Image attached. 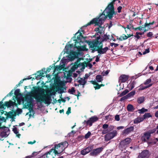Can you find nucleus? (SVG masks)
Listing matches in <instances>:
<instances>
[{
  "label": "nucleus",
  "instance_id": "nucleus-1",
  "mask_svg": "<svg viewBox=\"0 0 158 158\" xmlns=\"http://www.w3.org/2000/svg\"><path fill=\"white\" fill-rule=\"evenodd\" d=\"M100 36H98L96 39L91 41L87 40L86 41L89 48H91L92 52H94L95 51H97L98 53L100 54H105L106 53L109 48L107 47L103 48V44L102 40L100 41L99 40L100 39Z\"/></svg>",
  "mask_w": 158,
  "mask_h": 158
},
{
  "label": "nucleus",
  "instance_id": "nucleus-2",
  "mask_svg": "<svg viewBox=\"0 0 158 158\" xmlns=\"http://www.w3.org/2000/svg\"><path fill=\"white\" fill-rule=\"evenodd\" d=\"M104 12L105 10L99 16H97L96 18L93 19L90 22L85 25L84 27H86L91 24H94L95 25L99 26L100 28H102L101 25L103 23V21H104L107 18V16L105 15Z\"/></svg>",
  "mask_w": 158,
  "mask_h": 158
},
{
  "label": "nucleus",
  "instance_id": "nucleus-3",
  "mask_svg": "<svg viewBox=\"0 0 158 158\" xmlns=\"http://www.w3.org/2000/svg\"><path fill=\"white\" fill-rule=\"evenodd\" d=\"M68 143L64 141L55 145L50 150V152H53L55 155L61 153L65 148V146H67Z\"/></svg>",
  "mask_w": 158,
  "mask_h": 158
},
{
  "label": "nucleus",
  "instance_id": "nucleus-4",
  "mask_svg": "<svg viewBox=\"0 0 158 158\" xmlns=\"http://www.w3.org/2000/svg\"><path fill=\"white\" fill-rule=\"evenodd\" d=\"M34 98L37 102H44L45 103L50 104L51 100V94H47L46 95L42 96L39 94H36Z\"/></svg>",
  "mask_w": 158,
  "mask_h": 158
},
{
  "label": "nucleus",
  "instance_id": "nucleus-5",
  "mask_svg": "<svg viewBox=\"0 0 158 158\" xmlns=\"http://www.w3.org/2000/svg\"><path fill=\"white\" fill-rule=\"evenodd\" d=\"M25 98L27 102V104L26 105V104H25L24 105L25 106V108L28 109L29 112L31 113L32 114H33L34 115V112L33 109V106L32 103V99L30 97H29L28 96H25Z\"/></svg>",
  "mask_w": 158,
  "mask_h": 158
},
{
  "label": "nucleus",
  "instance_id": "nucleus-6",
  "mask_svg": "<svg viewBox=\"0 0 158 158\" xmlns=\"http://www.w3.org/2000/svg\"><path fill=\"white\" fill-rule=\"evenodd\" d=\"M131 141V139L129 138H127L121 141L119 143V147L120 149L121 150L125 149L127 147L129 146Z\"/></svg>",
  "mask_w": 158,
  "mask_h": 158
},
{
  "label": "nucleus",
  "instance_id": "nucleus-7",
  "mask_svg": "<svg viewBox=\"0 0 158 158\" xmlns=\"http://www.w3.org/2000/svg\"><path fill=\"white\" fill-rule=\"evenodd\" d=\"M81 59V58H79L76 61L74 64L73 66V68L75 69H77L78 67H82V69H84L85 67L87 66L88 63H86L85 61H84V62L81 63L80 61Z\"/></svg>",
  "mask_w": 158,
  "mask_h": 158
},
{
  "label": "nucleus",
  "instance_id": "nucleus-8",
  "mask_svg": "<svg viewBox=\"0 0 158 158\" xmlns=\"http://www.w3.org/2000/svg\"><path fill=\"white\" fill-rule=\"evenodd\" d=\"M0 129H2L0 135L2 137H6L9 134V129L8 127L5 126H1V124L0 123Z\"/></svg>",
  "mask_w": 158,
  "mask_h": 158
},
{
  "label": "nucleus",
  "instance_id": "nucleus-9",
  "mask_svg": "<svg viewBox=\"0 0 158 158\" xmlns=\"http://www.w3.org/2000/svg\"><path fill=\"white\" fill-rule=\"evenodd\" d=\"M105 136V140L106 141H108L113 138L116 136L117 134V131L115 130L113 131L110 132H108Z\"/></svg>",
  "mask_w": 158,
  "mask_h": 158
},
{
  "label": "nucleus",
  "instance_id": "nucleus-10",
  "mask_svg": "<svg viewBox=\"0 0 158 158\" xmlns=\"http://www.w3.org/2000/svg\"><path fill=\"white\" fill-rule=\"evenodd\" d=\"M103 149V148L102 147L92 149L89 155L91 156H96L100 154Z\"/></svg>",
  "mask_w": 158,
  "mask_h": 158
},
{
  "label": "nucleus",
  "instance_id": "nucleus-11",
  "mask_svg": "<svg viewBox=\"0 0 158 158\" xmlns=\"http://www.w3.org/2000/svg\"><path fill=\"white\" fill-rule=\"evenodd\" d=\"M98 119V118L97 116H94L90 118L87 121H85L84 122L86 123V125L90 127L92 126L93 123L97 121Z\"/></svg>",
  "mask_w": 158,
  "mask_h": 158
},
{
  "label": "nucleus",
  "instance_id": "nucleus-12",
  "mask_svg": "<svg viewBox=\"0 0 158 158\" xmlns=\"http://www.w3.org/2000/svg\"><path fill=\"white\" fill-rule=\"evenodd\" d=\"M92 149V146H88L82 150L80 152V153L82 155L84 156L91 152Z\"/></svg>",
  "mask_w": 158,
  "mask_h": 158
},
{
  "label": "nucleus",
  "instance_id": "nucleus-13",
  "mask_svg": "<svg viewBox=\"0 0 158 158\" xmlns=\"http://www.w3.org/2000/svg\"><path fill=\"white\" fill-rule=\"evenodd\" d=\"M149 151L148 150H143L139 155L138 158H148L149 157Z\"/></svg>",
  "mask_w": 158,
  "mask_h": 158
},
{
  "label": "nucleus",
  "instance_id": "nucleus-14",
  "mask_svg": "<svg viewBox=\"0 0 158 158\" xmlns=\"http://www.w3.org/2000/svg\"><path fill=\"white\" fill-rule=\"evenodd\" d=\"M151 135L148 132H146L144 133L143 135L141 138V140L143 142H147V140H148L151 137Z\"/></svg>",
  "mask_w": 158,
  "mask_h": 158
},
{
  "label": "nucleus",
  "instance_id": "nucleus-15",
  "mask_svg": "<svg viewBox=\"0 0 158 158\" xmlns=\"http://www.w3.org/2000/svg\"><path fill=\"white\" fill-rule=\"evenodd\" d=\"M134 127L133 126H131L130 127L127 128L126 129L123 130L122 132L123 135H128L130 133L133 131Z\"/></svg>",
  "mask_w": 158,
  "mask_h": 158
},
{
  "label": "nucleus",
  "instance_id": "nucleus-16",
  "mask_svg": "<svg viewBox=\"0 0 158 158\" xmlns=\"http://www.w3.org/2000/svg\"><path fill=\"white\" fill-rule=\"evenodd\" d=\"M128 76L124 74L121 75L119 78L118 82L119 83L125 82L128 78Z\"/></svg>",
  "mask_w": 158,
  "mask_h": 158
},
{
  "label": "nucleus",
  "instance_id": "nucleus-17",
  "mask_svg": "<svg viewBox=\"0 0 158 158\" xmlns=\"http://www.w3.org/2000/svg\"><path fill=\"white\" fill-rule=\"evenodd\" d=\"M6 112V114H5V115L6 116V118H9L12 119L14 118V117L16 115V111H15L14 112L10 111L8 113L7 112Z\"/></svg>",
  "mask_w": 158,
  "mask_h": 158
},
{
  "label": "nucleus",
  "instance_id": "nucleus-18",
  "mask_svg": "<svg viewBox=\"0 0 158 158\" xmlns=\"http://www.w3.org/2000/svg\"><path fill=\"white\" fill-rule=\"evenodd\" d=\"M14 97H13V100H14L15 102H12L11 100H10L9 102H6L4 104V106H6L8 107H10L11 106H14L16 104L15 102V100L14 99Z\"/></svg>",
  "mask_w": 158,
  "mask_h": 158
},
{
  "label": "nucleus",
  "instance_id": "nucleus-19",
  "mask_svg": "<svg viewBox=\"0 0 158 158\" xmlns=\"http://www.w3.org/2000/svg\"><path fill=\"white\" fill-rule=\"evenodd\" d=\"M77 80V81L79 83V84L83 85L82 87L84 88V85L86 83V80H85L83 78L80 77H78Z\"/></svg>",
  "mask_w": 158,
  "mask_h": 158
},
{
  "label": "nucleus",
  "instance_id": "nucleus-20",
  "mask_svg": "<svg viewBox=\"0 0 158 158\" xmlns=\"http://www.w3.org/2000/svg\"><path fill=\"white\" fill-rule=\"evenodd\" d=\"M114 128V126L112 125H110L108 126V129L106 130H103L102 131V134H105L107 133L110 132L111 131L113 130Z\"/></svg>",
  "mask_w": 158,
  "mask_h": 158
},
{
  "label": "nucleus",
  "instance_id": "nucleus-21",
  "mask_svg": "<svg viewBox=\"0 0 158 158\" xmlns=\"http://www.w3.org/2000/svg\"><path fill=\"white\" fill-rule=\"evenodd\" d=\"M109 11L107 12V15H106L108 17L109 19H111L113 17L114 14H115L114 10H109Z\"/></svg>",
  "mask_w": 158,
  "mask_h": 158
},
{
  "label": "nucleus",
  "instance_id": "nucleus-22",
  "mask_svg": "<svg viewBox=\"0 0 158 158\" xmlns=\"http://www.w3.org/2000/svg\"><path fill=\"white\" fill-rule=\"evenodd\" d=\"M89 82L94 85H95V86L94 87L95 90L98 89L100 88V85L96 81H91Z\"/></svg>",
  "mask_w": 158,
  "mask_h": 158
},
{
  "label": "nucleus",
  "instance_id": "nucleus-23",
  "mask_svg": "<svg viewBox=\"0 0 158 158\" xmlns=\"http://www.w3.org/2000/svg\"><path fill=\"white\" fill-rule=\"evenodd\" d=\"M82 38V37H81V36L80 37V35H78L77 37V39H75L73 40L74 41H75V47L77 48V47L76 46V45L77 44L81 42V39Z\"/></svg>",
  "mask_w": 158,
  "mask_h": 158
},
{
  "label": "nucleus",
  "instance_id": "nucleus-24",
  "mask_svg": "<svg viewBox=\"0 0 158 158\" xmlns=\"http://www.w3.org/2000/svg\"><path fill=\"white\" fill-rule=\"evenodd\" d=\"M96 79L97 82H101L103 81L102 76L100 74L96 76Z\"/></svg>",
  "mask_w": 158,
  "mask_h": 158
},
{
  "label": "nucleus",
  "instance_id": "nucleus-25",
  "mask_svg": "<svg viewBox=\"0 0 158 158\" xmlns=\"http://www.w3.org/2000/svg\"><path fill=\"white\" fill-rule=\"evenodd\" d=\"M143 120L142 118L138 117L134 119V123L135 124H137L143 121Z\"/></svg>",
  "mask_w": 158,
  "mask_h": 158
},
{
  "label": "nucleus",
  "instance_id": "nucleus-26",
  "mask_svg": "<svg viewBox=\"0 0 158 158\" xmlns=\"http://www.w3.org/2000/svg\"><path fill=\"white\" fill-rule=\"evenodd\" d=\"M135 109L133 106L131 104H128L127 106V110L129 112L133 111Z\"/></svg>",
  "mask_w": 158,
  "mask_h": 158
},
{
  "label": "nucleus",
  "instance_id": "nucleus-27",
  "mask_svg": "<svg viewBox=\"0 0 158 158\" xmlns=\"http://www.w3.org/2000/svg\"><path fill=\"white\" fill-rule=\"evenodd\" d=\"M145 97L144 96H142L138 98L137 99V102L139 104H141L143 102L144 100Z\"/></svg>",
  "mask_w": 158,
  "mask_h": 158
},
{
  "label": "nucleus",
  "instance_id": "nucleus-28",
  "mask_svg": "<svg viewBox=\"0 0 158 158\" xmlns=\"http://www.w3.org/2000/svg\"><path fill=\"white\" fill-rule=\"evenodd\" d=\"M52 152H50V151L46 153L45 155L44 158H55L51 154Z\"/></svg>",
  "mask_w": 158,
  "mask_h": 158
},
{
  "label": "nucleus",
  "instance_id": "nucleus-29",
  "mask_svg": "<svg viewBox=\"0 0 158 158\" xmlns=\"http://www.w3.org/2000/svg\"><path fill=\"white\" fill-rule=\"evenodd\" d=\"M107 8L109 10H114V4L111 3H110L107 6V7L105 9V10Z\"/></svg>",
  "mask_w": 158,
  "mask_h": 158
},
{
  "label": "nucleus",
  "instance_id": "nucleus-30",
  "mask_svg": "<svg viewBox=\"0 0 158 158\" xmlns=\"http://www.w3.org/2000/svg\"><path fill=\"white\" fill-rule=\"evenodd\" d=\"M136 82L135 81L131 82L129 84V88H130V90H132L134 87L135 85L136 84Z\"/></svg>",
  "mask_w": 158,
  "mask_h": 158
},
{
  "label": "nucleus",
  "instance_id": "nucleus-31",
  "mask_svg": "<svg viewBox=\"0 0 158 158\" xmlns=\"http://www.w3.org/2000/svg\"><path fill=\"white\" fill-rule=\"evenodd\" d=\"M109 37V35H107L106 34L104 35L103 38L102 39V42L104 41H107V40H109L110 39Z\"/></svg>",
  "mask_w": 158,
  "mask_h": 158
},
{
  "label": "nucleus",
  "instance_id": "nucleus-32",
  "mask_svg": "<svg viewBox=\"0 0 158 158\" xmlns=\"http://www.w3.org/2000/svg\"><path fill=\"white\" fill-rule=\"evenodd\" d=\"M135 93V90H133L130 93L127 94L126 95L127 97H128V98H130L132 96H133Z\"/></svg>",
  "mask_w": 158,
  "mask_h": 158
},
{
  "label": "nucleus",
  "instance_id": "nucleus-33",
  "mask_svg": "<svg viewBox=\"0 0 158 158\" xmlns=\"http://www.w3.org/2000/svg\"><path fill=\"white\" fill-rule=\"evenodd\" d=\"M152 117V116L150 113H145L142 118L143 120H144L147 118L151 117Z\"/></svg>",
  "mask_w": 158,
  "mask_h": 158
},
{
  "label": "nucleus",
  "instance_id": "nucleus-34",
  "mask_svg": "<svg viewBox=\"0 0 158 158\" xmlns=\"http://www.w3.org/2000/svg\"><path fill=\"white\" fill-rule=\"evenodd\" d=\"M129 91L127 89H125L119 95V97H122L127 94Z\"/></svg>",
  "mask_w": 158,
  "mask_h": 158
},
{
  "label": "nucleus",
  "instance_id": "nucleus-35",
  "mask_svg": "<svg viewBox=\"0 0 158 158\" xmlns=\"http://www.w3.org/2000/svg\"><path fill=\"white\" fill-rule=\"evenodd\" d=\"M65 52L68 54L70 52L72 51L70 49L71 48H70V47L68 45L65 46Z\"/></svg>",
  "mask_w": 158,
  "mask_h": 158
},
{
  "label": "nucleus",
  "instance_id": "nucleus-36",
  "mask_svg": "<svg viewBox=\"0 0 158 158\" xmlns=\"http://www.w3.org/2000/svg\"><path fill=\"white\" fill-rule=\"evenodd\" d=\"M139 113L140 114H143L144 112H147L148 111V109H146L144 108H142L141 109L139 110H138Z\"/></svg>",
  "mask_w": 158,
  "mask_h": 158
},
{
  "label": "nucleus",
  "instance_id": "nucleus-37",
  "mask_svg": "<svg viewBox=\"0 0 158 158\" xmlns=\"http://www.w3.org/2000/svg\"><path fill=\"white\" fill-rule=\"evenodd\" d=\"M20 91L19 89H16L15 92V95L16 97H17L20 95Z\"/></svg>",
  "mask_w": 158,
  "mask_h": 158
},
{
  "label": "nucleus",
  "instance_id": "nucleus-38",
  "mask_svg": "<svg viewBox=\"0 0 158 158\" xmlns=\"http://www.w3.org/2000/svg\"><path fill=\"white\" fill-rule=\"evenodd\" d=\"M75 92L74 88L73 87H72L71 89H69L68 90V92L71 94H74V93Z\"/></svg>",
  "mask_w": 158,
  "mask_h": 158
},
{
  "label": "nucleus",
  "instance_id": "nucleus-39",
  "mask_svg": "<svg viewBox=\"0 0 158 158\" xmlns=\"http://www.w3.org/2000/svg\"><path fill=\"white\" fill-rule=\"evenodd\" d=\"M155 23V21H153L152 22L149 23H146L144 25V27H148L150 25H153Z\"/></svg>",
  "mask_w": 158,
  "mask_h": 158
},
{
  "label": "nucleus",
  "instance_id": "nucleus-40",
  "mask_svg": "<svg viewBox=\"0 0 158 158\" xmlns=\"http://www.w3.org/2000/svg\"><path fill=\"white\" fill-rule=\"evenodd\" d=\"M91 135V133L90 131H88V133L86 134L84 136V138L85 139H88L89 138L90 135Z\"/></svg>",
  "mask_w": 158,
  "mask_h": 158
},
{
  "label": "nucleus",
  "instance_id": "nucleus-41",
  "mask_svg": "<svg viewBox=\"0 0 158 158\" xmlns=\"http://www.w3.org/2000/svg\"><path fill=\"white\" fill-rule=\"evenodd\" d=\"M157 129H156V128H154L152 130H150L148 132L150 134V135H151V134H153L156 131Z\"/></svg>",
  "mask_w": 158,
  "mask_h": 158
},
{
  "label": "nucleus",
  "instance_id": "nucleus-42",
  "mask_svg": "<svg viewBox=\"0 0 158 158\" xmlns=\"http://www.w3.org/2000/svg\"><path fill=\"white\" fill-rule=\"evenodd\" d=\"M14 127L13 128L12 131L15 134H18L19 133V131L18 130L17 128L16 127H15V126H14Z\"/></svg>",
  "mask_w": 158,
  "mask_h": 158
},
{
  "label": "nucleus",
  "instance_id": "nucleus-43",
  "mask_svg": "<svg viewBox=\"0 0 158 158\" xmlns=\"http://www.w3.org/2000/svg\"><path fill=\"white\" fill-rule=\"evenodd\" d=\"M55 63H54V64H53V65H50V67H51V68H47V71H46V72H45V73H47V72H49L50 71V70H51V69H52V68H53V67L54 66H55Z\"/></svg>",
  "mask_w": 158,
  "mask_h": 158
},
{
  "label": "nucleus",
  "instance_id": "nucleus-44",
  "mask_svg": "<svg viewBox=\"0 0 158 158\" xmlns=\"http://www.w3.org/2000/svg\"><path fill=\"white\" fill-rule=\"evenodd\" d=\"M109 125L107 124H105L102 125V127L103 129V130H107L108 129Z\"/></svg>",
  "mask_w": 158,
  "mask_h": 158
},
{
  "label": "nucleus",
  "instance_id": "nucleus-45",
  "mask_svg": "<svg viewBox=\"0 0 158 158\" xmlns=\"http://www.w3.org/2000/svg\"><path fill=\"white\" fill-rule=\"evenodd\" d=\"M151 81V79L149 78L146 80L144 82V84L145 85H148L150 83Z\"/></svg>",
  "mask_w": 158,
  "mask_h": 158
},
{
  "label": "nucleus",
  "instance_id": "nucleus-46",
  "mask_svg": "<svg viewBox=\"0 0 158 158\" xmlns=\"http://www.w3.org/2000/svg\"><path fill=\"white\" fill-rule=\"evenodd\" d=\"M99 27H97V28H95L94 30V31H96V32L98 31V32L97 33V35H98V33H99V34H101L102 33V31H100L99 29Z\"/></svg>",
  "mask_w": 158,
  "mask_h": 158
},
{
  "label": "nucleus",
  "instance_id": "nucleus-47",
  "mask_svg": "<svg viewBox=\"0 0 158 158\" xmlns=\"http://www.w3.org/2000/svg\"><path fill=\"white\" fill-rule=\"evenodd\" d=\"M22 112V110L19 108H18L17 109L16 111V113H17V115H19V114H20Z\"/></svg>",
  "mask_w": 158,
  "mask_h": 158
},
{
  "label": "nucleus",
  "instance_id": "nucleus-48",
  "mask_svg": "<svg viewBox=\"0 0 158 158\" xmlns=\"http://www.w3.org/2000/svg\"><path fill=\"white\" fill-rule=\"evenodd\" d=\"M127 98H128L127 97V95H126V96H123L122 97L120 98V101L121 102H122Z\"/></svg>",
  "mask_w": 158,
  "mask_h": 158
},
{
  "label": "nucleus",
  "instance_id": "nucleus-49",
  "mask_svg": "<svg viewBox=\"0 0 158 158\" xmlns=\"http://www.w3.org/2000/svg\"><path fill=\"white\" fill-rule=\"evenodd\" d=\"M153 35L152 32H149L147 34V36L148 37H151Z\"/></svg>",
  "mask_w": 158,
  "mask_h": 158
},
{
  "label": "nucleus",
  "instance_id": "nucleus-50",
  "mask_svg": "<svg viewBox=\"0 0 158 158\" xmlns=\"http://www.w3.org/2000/svg\"><path fill=\"white\" fill-rule=\"evenodd\" d=\"M115 120L117 121H119L120 120L119 116V115H116L115 116Z\"/></svg>",
  "mask_w": 158,
  "mask_h": 158
},
{
  "label": "nucleus",
  "instance_id": "nucleus-51",
  "mask_svg": "<svg viewBox=\"0 0 158 158\" xmlns=\"http://www.w3.org/2000/svg\"><path fill=\"white\" fill-rule=\"evenodd\" d=\"M40 90V89L37 87H34V92L35 93H37Z\"/></svg>",
  "mask_w": 158,
  "mask_h": 158
},
{
  "label": "nucleus",
  "instance_id": "nucleus-52",
  "mask_svg": "<svg viewBox=\"0 0 158 158\" xmlns=\"http://www.w3.org/2000/svg\"><path fill=\"white\" fill-rule=\"evenodd\" d=\"M13 94V90H12L9 94H8L5 97V98L6 97H8L9 96H11Z\"/></svg>",
  "mask_w": 158,
  "mask_h": 158
},
{
  "label": "nucleus",
  "instance_id": "nucleus-53",
  "mask_svg": "<svg viewBox=\"0 0 158 158\" xmlns=\"http://www.w3.org/2000/svg\"><path fill=\"white\" fill-rule=\"evenodd\" d=\"M121 37L123 38V40H126L127 39V36L123 34V36H121Z\"/></svg>",
  "mask_w": 158,
  "mask_h": 158
},
{
  "label": "nucleus",
  "instance_id": "nucleus-54",
  "mask_svg": "<svg viewBox=\"0 0 158 158\" xmlns=\"http://www.w3.org/2000/svg\"><path fill=\"white\" fill-rule=\"evenodd\" d=\"M71 112V107H69L68 108V110L66 111V114L68 115Z\"/></svg>",
  "mask_w": 158,
  "mask_h": 158
},
{
  "label": "nucleus",
  "instance_id": "nucleus-55",
  "mask_svg": "<svg viewBox=\"0 0 158 158\" xmlns=\"http://www.w3.org/2000/svg\"><path fill=\"white\" fill-rule=\"evenodd\" d=\"M143 27L141 26H139L138 27L135 28V31H136L138 29L139 31H141L143 29Z\"/></svg>",
  "mask_w": 158,
  "mask_h": 158
},
{
  "label": "nucleus",
  "instance_id": "nucleus-56",
  "mask_svg": "<svg viewBox=\"0 0 158 158\" xmlns=\"http://www.w3.org/2000/svg\"><path fill=\"white\" fill-rule=\"evenodd\" d=\"M149 48H148L147 49H146L145 51L143 52V54L144 55L145 54L147 53H149Z\"/></svg>",
  "mask_w": 158,
  "mask_h": 158
},
{
  "label": "nucleus",
  "instance_id": "nucleus-57",
  "mask_svg": "<svg viewBox=\"0 0 158 158\" xmlns=\"http://www.w3.org/2000/svg\"><path fill=\"white\" fill-rule=\"evenodd\" d=\"M3 102L2 101L0 102V108H3L4 107V104H2Z\"/></svg>",
  "mask_w": 158,
  "mask_h": 158
},
{
  "label": "nucleus",
  "instance_id": "nucleus-58",
  "mask_svg": "<svg viewBox=\"0 0 158 158\" xmlns=\"http://www.w3.org/2000/svg\"><path fill=\"white\" fill-rule=\"evenodd\" d=\"M31 78H24V79L21 80L20 82H19V84H21V83H22L24 80H27V79H31Z\"/></svg>",
  "mask_w": 158,
  "mask_h": 158
},
{
  "label": "nucleus",
  "instance_id": "nucleus-59",
  "mask_svg": "<svg viewBox=\"0 0 158 158\" xmlns=\"http://www.w3.org/2000/svg\"><path fill=\"white\" fill-rule=\"evenodd\" d=\"M53 67L54 68V69H57V70H60V66L59 65H56V66H54Z\"/></svg>",
  "mask_w": 158,
  "mask_h": 158
},
{
  "label": "nucleus",
  "instance_id": "nucleus-60",
  "mask_svg": "<svg viewBox=\"0 0 158 158\" xmlns=\"http://www.w3.org/2000/svg\"><path fill=\"white\" fill-rule=\"evenodd\" d=\"M122 9V7L121 6H118L117 8L118 12V13H120L121 12V10Z\"/></svg>",
  "mask_w": 158,
  "mask_h": 158
},
{
  "label": "nucleus",
  "instance_id": "nucleus-61",
  "mask_svg": "<svg viewBox=\"0 0 158 158\" xmlns=\"http://www.w3.org/2000/svg\"><path fill=\"white\" fill-rule=\"evenodd\" d=\"M35 143H36V141L35 140H34L33 142H32V141L28 142L27 143L28 144H33Z\"/></svg>",
  "mask_w": 158,
  "mask_h": 158
},
{
  "label": "nucleus",
  "instance_id": "nucleus-62",
  "mask_svg": "<svg viewBox=\"0 0 158 158\" xmlns=\"http://www.w3.org/2000/svg\"><path fill=\"white\" fill-rule=\"evenodd\" d=\"M139 35L138 34V32H136V35L135 37L137 39H139L140 38V36H139Z\"/></svg>",
  "mask_w": 158,
  "mask_h": 158
},
{
  "label": "nucleus",
  "instance_id": "nucleus-63",
  "mask_svg": "<svg viewBox=\"0 0 158 158\" xmlns=\"http://www.w3.org/2000/svg\"><path fill=\"white\" fill-rule=\"evenodd\" d=\"M60 93L62 94L64 92V88L63 87H62L60 89Z\"/></svg>",
  "mask_w": 158,
  "mask_h": 158
},
{
  "label": "nucleus",
  "instance_id": "nucleus-64",
  "mask_svg": "<svg viewBox=\"0 0 158 158\" xmlns=\"http://www.w3.org/2000/svg\"><path fill=\"white\" fill-rule=\"evenodd\" d=\"M0 120L3 121L5 122L6 121V119L4 117L0 116Z\"/></svg>",
  "mask_w": 158,
  "mask_h": 158
}]
</instances>
